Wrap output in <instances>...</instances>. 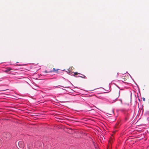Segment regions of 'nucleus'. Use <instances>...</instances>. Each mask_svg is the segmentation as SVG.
Masks as SVG:
<instances>
[{
  "label": "nucleus",
  "instance_id": "obj_4",
  "mask_svg": "<svg viewBox=\"0 0 149 149\" xmlns=\"http://www.w3.org/2000/svg\"><path fill=\"white\" fill-rule=\"evenodd\" d=\"M18 145L19 148L17 147V148L19 149H22L24 148V145L23 142L22 141H19L18 142Z\"/></svg>",
  "mask_w": 149,
  "mask_h": 149
},
{
  "label": "nucleus",
  "instance_id": "obj_5",
  "mask_svg": "<svg viewBox=\"0 0 149 149\" xmlns=\"http://www.w3.org/2000/svg\"><path fill=\"white\" fill-rule=\"evenodd\" d=\"M2 136L4 138L7 139L9 137V133L6 132H4L3 133Z\"/></svg>",
  "mask_w": 149,
  "mask_h": 149
},
{
  "label": "nucleus",
  "instance_id": "obj_13",
  "mask_svg": "<svg viewBox=\"0 0 149 149\" xmlns=\"http://www.w3.org/2000/svg\"><path fill=\"white\" fill-rule=\"evenodd\" d=\"M25 65L24 64H20V65H19L20 66H21V65Z\"/></svg>",
  "mask_w": 149,
  "mask_h": 149
},
{
  "label": "nucleus",
  "instance_id": "obj_1",
  "mask_svg": "<svg viewBox=\"0 0 149 149\" xmlns=\"http://www.w3.org/2000/svg\"><path fill=\"white\" fill-rule=\"evenodd\" d=\"M131 112L129 111H126L124 112L123 121L124 122H130L132 120Z\"/></svg>",
  "mask_w": 149,
  "mask_h": 149
},
{
  "label": "nucleus",
  "instance_id": "obj_2",
  "mask_svg": "<svg viewBox=\"0 0 149 149\" xmlns=\"http://www.w3.org/2000/svg\"><path fill=\"white\" fill-rule=\"evenodd\" d=\"M119 96V91L115 93L112 96V98L114 100H116Z\"/></svg>",
  "mask_w": 149,
  "mask_h": 149
},
{
  "label": "nucleus",
  "instance_id": "obj_7",
  "mask_svg": "<svg viewBox=\"0 0 149 149\" xmlns=\"http://www.w3.org/2000/svg\"><path fill=\"white\" fill-rule=\"evenodd\" d=\"M12 70V68H11L8 67L7 68H5V70L4 71L7 73H9V71Z\"/></svg>",
  "mask_w": 149,
  "mask_h": 149
},
{
  "label": "nucleus",
  "instance_id": "obj_11",
  "mask_svg": "<svg viewBox=\"0 0 149 149\" xmlns=\"http://www.w3.org/2000/svg\"><path fill=\"white\" fill-rule=\"evenodd\" d=\"M62 86L64 88H68L69 87V86H65V87H64V86Z\"/></svg>",
  "mask_w": 149,
  "mask_h": 149
},
{
  "label": "nucleus",
  "instance_id": "obj_16",
  "mask_svg": "<svg viewBox=\"0 0 149 149\" xmlns=\"http://www.w3.org/2000/svg\"><path fill=\"white\" fill-rule=\"evenodd\" d=\"M147 120H148V118H147Z\"/></svg>",
  "mask_w": 149,
  "mask_h": 149
},
{
  "label": "nucleus",
  "instance_id": "obj_17",
  "mask_svg": "<svg viewBox=\"0 0 149 149\" xmlns=\"http://www.w3.org/2000/svg\"><path fill=\"white\" fill-rule=\"evenodd\" d=\"M54 88L53 87V88Z\"/></svg>",
  "mask_w": 149,
  "mask_h": 149
},
{
  "label": "nucleus",
  "instance_id": "obj_12",
  "mask_svg": "<svg viewBox=\"0 0 149 149\" xmlns=\"http://www.w3.org/2000/svg\"><path fill=\"white\" fill-rule=\"evenodd\" d=\"M142 99L143 101H145V99L144 97H143L142 98Z\"/></svg>",
  "mask_w": 149,
  "mask_h": 149
},
{
  "label": "nucleus",
  "instance_id": "obj_15",
  "mask_svg": "<svg viewBox=\"0 0 149 149\" xmlns=\"http://www.w3.org/2000/svg\"><path fill=\"white\" fill-rule=\"evenodd\" d=\"M57 86H55V88H56V87H57Z\"/></svg>",
  "mask_w": 149,
  "mask_h": 149
},
{
  "label": "nucleus",
  "instance_id": "obj_14",
  "mask_svg": "<svg viewBox=\"0 0 149 149\" xmlns=\"http://www.w3.org/2000/svg\"><path fill=\"white\" fill-rule=\"evenodd\" d=\"M28 148H29V149H30V147H29L28 146Z\"/></svg>",
  "mask_w": 149,
  "mask_h": 149
},
{
  "label": "nucleus",
  "instance_id": "obj_8",
  "mask_svg": "<svg viewBox=\"0 0 149 149\" xmlns=\"http://www.w3.org/2000/svg\"><path fill=\"white\" fill-rule=\"evenodd\" d=\"M119 110L120 111L123 112L124 114V112L126 111H129L128 110H126L125 109H119Z\"/></svg>",
  "mask_w": 149,
  "mask_h": 149
},
{
  "label": "nucleus",
  "instance_id": "obj_3",
  "mask_svg": "<svg viewBox=\"0 0 149 149\" xmlns=\"http://www.w3.org/2000/svg\"><path fill=\"white\" fill-rule=\"evenodd\" d=\"M58 70H59V69H57L56 70V69H55V68H53V70H46L45 71H44V72H43L44 73H48L51 72H55L57 73V72H58Z\"/></svg>",
  "mask_w": 149,
  "mask_h": 149
},
{
  "label": "nucleus",
  "instance_id": "obj_9",
  "mask_svg": "<svg viewBox=\"0 0 149 149\" xmlns=\"http://www.w3.org/2000/svg\"><path fill=\"white\" fill-rule=\"evenodd\" d=\"M78 74H81L82 75V76L78 75V76H77V77H81V78H84V79L86 78V77L85 76V75H84L83 74H81L80 73H79Z\"/></svg>",
  "mask_w": 149,
  "mask_h": 149
},
{
  "label": "nucleus",
  "instance_id": "obj_6",
  "mask_svg": "<svg viewBox=\"0 0 149 149\" xmlns=\"http://www.w3.org/2000/svg\"><path fill=\"white\" fill-rule=\"evenodd\" d=\"M67 72V73H68L70 75H71L74 76V77H77V76L75 75H77L78 74H79V73H78L77 72H74V74H73V72H70V71H69V72Z\"/></svg>",
  "mask_w": 149,
  "mask_h": 149
},
{
  "label": "nucleus",
  "instance_id": "obj_10",
  "mask_svg": "<svg viewBox=\"0 0 149 149\" xmlns=\"http://www.w3.org/2000/svg\"><path fill=\"white\" fill-rule=\"evenodd\" d=\"M2 140L1 139H0V146L2 145Z\"/></svg>",
  "mask_w": 149,
  "mask_h": 149
}]
</instances>
